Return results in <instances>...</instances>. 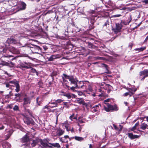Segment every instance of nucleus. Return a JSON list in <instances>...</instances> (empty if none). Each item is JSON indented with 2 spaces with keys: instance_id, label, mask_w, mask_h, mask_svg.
I'll return each mask as SVG.
<instances>
[{
  "instance_id": "c9c22d12",
  "label": "nucleus",
  "mask_w": 148,
  "mask_h": 148,
  "mask_svg": "<svg viewBox=\"0 0 148 148\" xmlns=\"http://www.w3.org/2000/svg\"><path fill=\"white\" fill-rule=\"evenodd\" d=\"M1 53H7V49L5 48H4L1 49L0 51Z\"/></svg>"
},
{
  "instance_id": "423d86ee",
  "label": "nucleus",
  "mask_w": 148,
  "mask_h": 148,
  "mask_svg": "<svg viewBox=\"0 0 148 148\" xmlns=\"http://www.w3.org/2000/svg\"><path fill=\"white\" fill-rule=\"evenodd\" d=\"M41 139L38 138H36L34 140H30L29 145L31 147H33L36 145L37 144L40 142Z\"/></svg>"
},
{
  "instance_id": "c756f323",
  "label": "nucleus",
  "mask_w": 148,
  "mask_h": 148,
  "mask_svg": "<svg viewBox=\"0 0 148 148\" xmlns=\"http://www.w3.org/2000/svg\"><path fill=\"white\" fill-rule=\"evenodd\" d=\"M10 43H14V44H16L18 42L16 40L13 38L10 39Z\"/></svg>"
},
{
  "instance_id": "0eeeda50",
  "label": "nucleus",
  "mask_w": 148,
  "mask_h": 148,
  "mask_svg": "<svg viewBox=\"0 0 148 148\" xmlns=\"http://www.w3.org/2000/svg\"><path fill=\"white\" fill-rule=\"evenodd\" d=\"M88 82V81H79V82L78 85L77 84L76 87H77L78 89L83 88V89H86V86L85 85V82Z\"/></svg>"
},
{
  "instance_id": "37998d69",
  "label": "nucleus",
  "mask_w": 148,
  "mask_h": 148,
  "mask_svg": "<svg viewBox=\"0 0 148 148\" xmlns=\"http://www.w3.org/2000/svg\"><path fill=\"white\" fill-rule=\"evenodd\" d=\"M132 18L131 16H130L128 18L127 20V23L128 24L131 21Z\"/></svg>"
},
{
  "instance_id": "5701e85b",
  "label": "nucleus",
  "mask_w": 148,
  "mask_h": 148,
  "mask_svg": "<svg viewBox=\"0 0 148 148\" xmlns=\"http://www.w3.org/2000/svg\"><path fill=\"white\" fill-rule=\"evenodd\" d=\"M88 47L91 49H96V47L91 42H88Z\"/></svg>"
},
{
  "instance_id": "e433bc0d",
  "label": "nucleus",
  "mask_w": 148,
  "mask_h": 148,
  "mask_svg": "<svg viewBox=\"0 0 148 148\" xmlns=\"http://www.w3.org/2000/svg\"><path fill=\"white\" fill-rule=\"evenodd\" d=\"M139 125V123L138 122L136 123L131 128V130L133 131L136 128V127Z\"/></svg>"
},
{
  "instance_id": "7ed1b4c3",
  "label": "nucleus",
  "mask_w": 148,
  "mask_h": 148,
  "mask_svg": "<svg viewBox=\"0 0 148 148\" xmlns=\"http://www.w3.org/2000/svg\"><path fill=\"white\" fill-rule=\"evenodd\" d=\"M61 77L64 82H67L66 79H68L70 82L71 84H74L76 86L77 84V82H78L77 79L76 78H74L73 76L72 75H68L64 73L61 76Z\"/></svg>"
},
{
  "instance_id": "680f3d73",
  "label": "nucleus",
  "mask_w": 148,
  "mask_h": 148,
  "mask_svg": "<svg viewBox=\"0 0 148 148\" xmlns=\"http://www.w3.org/2000/svg\"><path fill=\"white\" fill-rule=\"evenodd\" d=\"M78 94L79 95H81L83 94V93L81 91H78Z\"/></svg>"
},
{
  "instance_id": "aec40b11",
  "label": "nucleus",
  "mask_w": 148,
  "mask_h": 148,
  "mask_svg": "<svg viewBox=\"0 0 148 148\" xmlns=\"http://www.w3.org/2000/svg\"><path fill=\"white\" fill-rule=\"evenodd\" d=\"M14 85L16 88L15 89L16 92H18L20 91V86L18 83L17 82L14 83Z\"/></svg>"
},
{
  "instance_id": "79ce46f5",
  "label": "nucleus",
  "mask_w": 148,
  "mask_h": 148,
  "mask_svg": "<svg viewBox=\"0 0 148 148\" xmlns=\"http://www.w3.org/2000/svg\"><path fill=\"white\" fill-rule=\"evenodd\" d=\"M13 57L12 56L8 54L3 55V57H4L10 58V57Z\"/></svg>"
},
{
  "instance_id": "39448f33",
  "label": "nucleus",
  "mask_w": 148,
  "mask_h": 148,
  "mask_svg": "<svg viewBox=\"0 0 148 148\" xmlns=\"http://www.w3.org/2000/svg\"><path fill=\"white\" fill-rule=\"evenodd\" d=\"M19 65L20 67L22 69H27L31 68V64L30 63L23 62H21Z\"/></svg>"
},
{
  "instance_id": "69168bd1",
  "label": "nucleus",
  "mask_w": 148,
  "mask_h": 148,
  "mask_svg": "<svg viewBox=\"0 0 148 148\" xmlns=\"http://www.w3.org/2000/svg\"><path fill=\"white\" fill-rule=\"evenodd\" d=\"M69 137L68 135H65L64 136V138L65 139L68 138Z\"/></svg>"
},
{
  "instance_id": "c85d7f7f",
  "label": "nucleus",
  "mask_w": 148,
  "mask_h": 148,
  "mask_svg": "<svg viewBox=\"0 0 148 148\" xmlns=\"http://www.w3.org/2000/svg\"><path fill=\"white\" fill-rule=\"evenodd\" d=\"M63 96L66 97L69 99H70L72 97L71 94L70 93H65L63 95Z\"/></svg>"
},
{
  "instance_id": "393cba45",
  "label": "nucleus",
  "mask_w": 148,
  "mask_h": 148,
  "mask_svg": "<svg viewBox=\"0 0 148 148\" xmlns=\"http://www.w3.org/2000/svg\"><path fill=\"white\" fill-rule=\"evenodd\" d=\"M71 138H75V140L79 141H82L84 140V138L81 137L75 136Z\"/></svg>"
},
{
  "instance_id": "f257e3e1",
  "label": "nucleus",
  "mask_w": 148,
  "mask_h": 148,
  "mask_svg": "<svg viewBox=\"0 0 148 148\" xmlns=\"http://www.w3.org/2000/svg\"><path fill=\"white\" fill-rule=\"evenodd\" d=\"M112 86L109 84H106L104 83H102L100 85V88L98 89L99 92H101V94L98 95L99 97H103L104 96V93L106 90H107V92L109 93L112 90Z\"/></svg>"
},
{
  "instance_id": "2eb2a0df",
  "label": "nucleus",
  "mask_w": 148,
  "mask_h": 148,
  "mask_svg": "<svg viewBox=\"0 0 148 148\" xmlns=\"http://www.w3.org/2000/svg\"><path fill=\"white\" fill-rule=\"evenodd\" d=\"M116 27L114 29V32L116 33H117L120 31L122 28V25L119 23L116 24Z\"/></svg>"
},
{
  "instance_id": "a19ab883",
  "label": "nucleus",
  "mask_w": 148,
  "mask_h": 148,
  "mask_svg": "<svg viewBox=\"0 0 148 148\" xmlns=\"http://www.w3.org/2000/svg\"><path fill=\"white\" fill-rule=\"evenodd\" d=\"M99 106H100V107H101V105L100 104H99L97 105H95L92 106H91V108H95L99 109Z\"/></svg>"
},
{
  "instance_id": "49530a36",
  "label": "nucleus",
  "mask_w": 148,
  "mask_h": 148,
  "mask_svg": "<svg viewBox=\"0 0 148 148\" xmlns=\"http://www.w3.org/2000/svg\"><path fill=\"white\" fill-rule=\"evenodd\" d=\"M9 64L8 66H10V67H12L13 66L15 65V63H13L12 62H10V63H9Z\"/></svg>"
},
{
  "instance_id": "ddd939ff",
  "label": "nucleus",
  "mask_w": 148,
  "mask_h": 148,
  "mask_svg": "<svg viewBox=\"0 0 148 148\" xmlns=\"http://www.w3.org/2000/svg\"><path fill=\"white\" fill-rule=\"evenodd\" d=\"M49 105L48 106H46L44 108H48V107H50L51 108L55 107H57L58 106V104H57V103L55 101L54 102H49Z\"/></svg>"
},
{
  "instance_id": "5fc2aeb1",
  "label": "nucleus",
  "mask_w": 148,
  "mask_h": 148,
  "mask_svg": "<svg viewBox=\"0 0 148 148\" xmlns=\"http://www.w3.org/2000/svg\"><path fill=\"white\" fill-rule=\"evenodd\" d=\"M85 85H86V89L87 88V86H88V88H89V86H90V85L89 84V82L88 83L87 82H85Z\"/></svg>"
},
{
  "instance_id": "774afa93",
  "label": "nucleus",
  "mask_w": 148,
  "mask_h": 148,
  "mask_svg": "<svg viewBox=\"0 0 148 148\" xmlns=\"http://www.w3.org/2000/svg\"><path fill=\"white\" fill-rule=\"evenodd\" d=\"M108 23H109L108 21V20L106 22V23H105L104 26H106L107 24L109 25Z\"/></svg>"
},
{
  "instance_id": "a18cd8bd",
  "label": "nucleus",
  "mask_w": 148,
  "mask_h": 148,
  "mask_svg": "<svg viewBox=\"0 0 148 148\" xmlns=\"http://www.w3.org/2000/svg\"><path fill=\"white\" fill-rule=\"evenodd\" d=\"M92 111L93 112H97L99 109L96 108H91Z\"/></svg>"
},
{
  "instance_id": "7c9ffc66",
  "label": "nucleus",
  "mask_w": 148,
  "mask_h": 148,
  "mask_svg": "<svg viewBox=\"0 0 148 148\" xmlns=\"http://www.w3.org/2000/svg\"><path fill=\"white\" fill-rule=\"evenodd\" d=\"M23 141L24 142H26L28 140V136L26 135L25 136L22 138Z\"/></svg>"
},
{
  "instance_id": "4c0bfd02",
  "label": "nucleus",
  "mask_w": 148,
  "mask_h": 148,
  "mask_svg": "<svg viewBox=\"0 0 148 148\" xmlns=\"http://www.w3.org/2000/svg\"><path fill=\"white\" fill-rule=\"evenodd\" d=\"M13 110L14 111H18L19 110V108L18 106L16 105L14 106V107L13 108Z\"/></svg>"
},
{
  "instance_id": "9b49d317",
  "label": "nucleus",
  "mask_w": 148,
  "mask_h": 148,
  "mask_svg": "<svg viewBox=\"0 0 148 148\" xmlns=\"http://www.w3.org/2000/svg\"><path fill=\"white\" fill-rule=\"evenodd\" d=\"M40 142L41 145L40 146L41 148H49L48 143H47L46 141L41 139Z\"/></svg>"
},
{
  "instance_id": "f8f14e48",
  "label": "nucleus",
  "mask_w": 148,
  "mask_h": 148,
  "mask_svg": "<svg viewBox=\"0 0 148 148\" xmlns=\"http://www.w3.org/2000/svg\"><path fill=\"white\" fill-rule=\"evenodd\" d=\"M95 18H96V17H94L93 16H92L90 19V24H89L90 26H89V28L90 29H92L94 28V27L93 25L94 23L95 22Z\"/></svg>"
},
{
  "instance_id": "6e6d98bb",
  "label": "nucleus",
  "mask_w": 148,
  "mask_h": 148,
  "mask_svg": "<svg viewBox=\"0 0 148 148\" xmlns=\"http://www.w3.org/2000/svg\"><path fill=\"white\" fill-rule=\"evenodd\" d=\"M143 3H144L145 4H148V0H145L142 1Z\"/></svg>"
},
{
  "instance_id": "de8ad7c7",
  "label": "nucleus",
  "mask_w": 148,
  "mask_h": 148,
  "mask_svg": "<svg viewBox=\"0 0 148 148\" xmlns=\"http://www.w3.org/2000/svg\"><path fill=\"white\" fill-rule=\"evenodd\" d=\"M121 16V14H116L113 15H112L111 16L112 17H119Z\"/></svg>"
},
{
  "instance_id": "dca6fc26",
  "label": "nucleus",
  "mask_w": 148,
  "mask_h": 148,
  "mask_svg": "<svg viewBox=\"0 0 148 148\" xmlns=\"http://www.w3.org/2000/svg\"><path fill=\"white\" fill-rule=\"evenodd\" d=\"M24 103L23 105H26L29 104L30 103V100L29 97H25L23 99Z\"/></svg>"
},
{
  "instance_id": "9d476101",
  "label": "nucleus",
  "mask_w": 148,
  "mask_h": 148,
  "mask_svg": "<svg viewBox=\"0 0 148 148\" xmlns=\"http://www.w3.org/2000/svg\"><path fill=\"white\" fill-rule=\"evenodd\" d=\"M5 131V132H6L5 133V139L7 140L10 137L13 133V131L11 129L10 130L6 129Z\"/></svg>"
},
{
  "instance_id": "6ab92c4d",
  "label": "nucleus",
  "mask_w": 148,
  "mask_h": 148,
  "mask_svg": "<svg viewBox=\"0 0 148 148\" xmlns=\"http://www.w3.org/2000/svg\"><path fill=\"white\" fill-rule=\"evenodd\" d=\"M26 4L24 2H22L19 6V10H25L26 8Z\"/></svg>"
},
{
  "instance_id": "ea45409f",
  "label": "nucleus",
  "mask_w": 148,
  "mask_h": 148,
  "mask_svg": "<svg viewBox=\"0 0 148 148\" xmlns=\"http://www.w3.org/2000/svg\"><path fill=\"white\" fill-rule=\"evenodd\" d=\"M69 119L72 121H73V119H76L77 118L76 117H75L74 115L73 114L72 115L70 116Z\"/></svg>"
},
{
  "instance_id": "e2e57ef3",
  "label": "nucleus",
  "mask_w": 148,
  "mask_h": 148,
  "mask_svg": "<svg viewBox=\"0 0 148 148\" xmlns=\"http://www.w3.org/2000/svg\"><path fill=\"white\" fill-rule=\"evenodd\" d=\"M129 94V93L128 92H126L124 94V96H126L127 95H128V94Z\"/></svg>"
},
{
  "instance_id": "a211bd4d",
  "label": "nucleus",
  "mask_w": 148,
  "mask_h": 148,
  "mask_svg": "<svg viewBox=\"0 0 148 148\" xmlns=\"http://www.w3.org/2000/svg\"><path fill=\"white\" fill-rule=\"evenodd\" d=\"M128 137L131 139H133L138 137V136L136 135H133L132 133H128Z\"/></svg>"
},
{
  "instance_id": "6e6552de",
  "label": "nucleus",
  "mask_w": 148,
  "mask_h": 148,
  "mask_svg": "<svg viewBox=\"0 0 148 148\" xmlns=\"http://www.w3.org/2000/svg\"><path fill=\"white\" fill-rule=\"evenodd\" d=\"M8 50L10 52L13 54H18L20 53L19 51L17 49L12 46L9 47Z\"/></svg>"
},
{
  "instance_id": "20e7f679",
  "label": "nucleus",
  "mask_w": 148,
  "mask_h": 148,
  "mask_svg": "<svg viewBox=\"0 0 148 148\" xmlns=\"http://www.w3.org/2000/svg\"><path fill=\"white\" fill-rule=\"evenodd\" d=\"M104 109L106 112H109L110 110H118L117 107L116 105L112 106L109 103H106V106H104Z\"/></svg>"
},
{
  "instance_id": "412c9836",
  "label": "nucleus",
  "mask_w": 148,
  "mask_h": 148,
  "mask_svg": "<svg viewBox=\"0 0 148 148\" xmlns=\"http://www.w3.org/2000/svg\"><path fill=\"white\" fill-rule=\"evenodd\" d=\"M140 76L142 75L148 76V70H146L142 71L140 72Z\"/></svg>"
},
{
  "instance_id": "72a5a7b5",
  "label": "nucleus",
  "mask_w": 148,
  "mask_h": 148,
  "mask_svg": "<svg viewBox=\"0 0 148 148\" xmlns=\"http://www.w3.org/2000/svg\"><path fill=\"white\" fill-rule=\"evenodd\" d=\"M31 69L30 70V71L31 72L33 73H36V75H38V72L36 71V70L35 69H34L33 68H32L31 67Z\"/></svg>"
},
{
  "instance_id": "052dcab7",
  "label": "nucleus",
  "mask_w": 148,
  "mask_h": 148,
  "mask_svg": "<svg viewBox=\"0 0 148 148\" xmlns=\"http://www.w3.org/2000/svg\"><path fill=\"white\" fill-rule=\"evenodd\" d=\"M110 100V99H107L106 100H105L104 101V103L106 104V103H106V102H108Z\"/></svg>"
},
{
  "instance_id": "f03ea898",
  "label": "nucleus",
  "mask_w": 148,
  "mask_h": 148,
  "mask_svg": "<svg viewBox=\"0 0 148 148\" xmlns=\"http://www.w3.org/2000/svg\"><path fill=\"white\" fill-rule=\"evenodd\" d=\"M20 47H24L25 49L29 48L34 53L39 54V52L41 51V48L40 47L30 43H27L24 45H21Z\"/></svg>"
},
{
  "instance_id": "4be33fe9",
  "label": "nucleus",
  "mask_w": 148,
  "mask_h": 148,
  "mask_svg": "<svg viewBox=\"0 0 148 148\" xmlns=\"http://www.w3.org/2000/svg\"><path fill=\"white\" fill-rule=\"evenodd\" d=\"M15 98L16 99V101H18L20 100L21 97V93H16L15 94Z\"/></svg>"
},
{
  "instance_id": "13d9d810",
  "label": "nucleus",
  "mask_w": 148,
  "mask_h": 148,
  "mask_svg": "<svg viewBox=\"0 0 148 148\" xmlns=\"http://www.w3.org/2000/svg\"><path fill=\"white\" fill-rule=\"evenodd\" d=\"M102 66L105 67L106 68H107V65L106 64H102Z\"/></svg>"
},
{
  "instance_id": "f704fd0d",
  "label": "nucleus",
  "mask_w": 148,
  "mask_h": 148,
  "mask_svg": "<svg viewBox=\"0 0 148 148\" xmlns=\"http://www.w3.org/2000/svg\"><path fill=\"white\" fill-rule=\"evenodd\" d=\"M146 48L145 47H142L140 48H138L136 49V51H142L145 50Z\"/></svg>"
},
{
  "instance_id": "473e14b6",
  "label": "nucleus",
  "mask_w": 148,
  "mask_h": 148,
  "mask_svg": "<svg viewBox=\"0 0 148 148\" xmlns=\"http://www.w3.org/2000/svg\"><path fill=\"white\" fill-rule=\"evenodd\" d=\"M132 89L131 90L132 91V92H128L129 93L128 95H129L130 96H131L137 90L136 89H134L133 88H132Z\"/></svg>"
},
{
  "instance_id": "b1692460",
  "label": "nucleus",
  "mask_w": 148,
  "mask_h": 148,
  "mask_svg": "<svg viewBox=\"0 0 148 148\" xmlns=\"http://www.w3.org/2000/svg\"><path fill=\"white\" fill-rule=\"evenodd\" d=\"M148 127V125L145 123H141L140 125V128L143 130H145V129Z\"/></svg>"
},
{
  "instance_id": "1a4fd4ad",
  "label": "nucleus",
  "mask_w": 148,
  "mask_h": 148,
  "mask_svg": "<svg viewBox=\"0 0 148 148\" xmlns=\"http://www.w3.org/2000/svg\"><path fill=\"white\" fill-rule=\"evenodd\" d=\"M24 122L28 125H34L35 124L34 121L31 119L26 118L24 119Z\"/></svg>"
},
{
  "instance_id": "bf43d9fd",
  "label": "nucleus",
  "mask_w": 148,
  "mask_h": 148,
  "mask_svg": "<svg viewBox=\"0 0 148 148\" xmlns=\"http://www.w3.org/2000/svg\"><path fill=\"white\" fill-rule=\"evenodd\" d=\"M71 95H72V97H72V98L73 97V98H75L77 97V96L75 95L74 94H71Z\"/></svg>"
},
{
  "instance_id": "0e129e2a",
  "label": "nucleus",
  "mask_w": 148,
  "mask_h": 148,
  "mask_svg": "<svg viewBox=\"0 0 148 148\" xmlns=\"http://www.w3.org/2000/svg\"><path fill=\"white\" fill-rule=\"evenodd\" d=\"M70 131H71V133H73V132H74L73 128V127H71Z\"/></svg>"
},
{
  "instance_id": "4d7b16f0",
  "label": "nucleus",
  "mask_w": 148,
  "mask_h": 148,
  "mask_svg": "<svg viewBox=\"0 0 148 148\" xmlns=\"http://www.w3.org/2000/svg\"><path fill=\"white\" fill-rule=\"evenodd\" d=\"M43 49L45 50H46L48 48L46 46H43Z\"/></svg>"
},
{
  "instance_id": "2f4dec72",
  "label": "nucleus",
  "mask_w": 148,
  "mask_h": 148,
  "mask_svg": "<svg viewBox=\"0 0 148 148\" xmlns=\"http://www.w3.org/2000/svg\"><path fill=\"white\" fill-rule=\"evenodd\" d=\"M64 126L65 127V128L66 129V130L67 131L69 132L70 131L71 127L70 126H69L68 125L66 124L64 125Z\"/></svg>"
},
{
  "instance_id": "58836bf2",
  "label": "nucleus",
  "mask_w": 148,
  "mask_h": 148,
  "mask_svg": "<svg viewBox=\"0 0 148 148\" xmlns=\"http://www.w3.org/2000/svg\"><path fill=\"white\" fill-rule=\"evenodd\" d=\"M9 63H8L6 62L5 61H3L1 63H0V64L2 65L3 66L4 65H6V66H8L9 65Z\"/></svg>"
},
{
  "instance_id": "09e8293b",
  "label": "nucleus",
  "mask_w": 148,
  "mask_h": 148,
  "mask_svg": "<svg viewBox=\"0 0 148 148\" xmlns=\"http://www.w3.org/2000/svg\"><path fill=\"white\" fill-rule=\"evenodd\" d=\"M39 99V97H37L36 98V103L37 104V105H39V106L40 105V103H39V102H40V101H39V102H38Z\"/></svg>"
},
{
  "instance_id": "8fccbe9b",
  "label": "nucleus",
  "mask_w": 148,
  "mask_h": 148,
  "mask_svg": "<svg viewBox=\"0 0 148 148\" xmlns=\"http://www.w3.org/2000/svg\"><path fill=\"white\" fill-rule=\"evenodd\" d=\"M75 89H78L77 87H76V86H73L70 88V89L71 90H73V91H74L75 90Z\"/></svg>"
},
{
  "instance_id": "603ef678",
  "label": "nucleus",
  "mask_w": 148,
  "mask_h": 148,
  "mask_svg": "<svg viewBox=\"0 0 148 148\" xmlns=\"http://www.w3.org/2000/svg\"><path fill=\"white\" fill-rule=\"evenodd\" d=\"M113 126L114 127L115 129L116 130H119L118 128V127H117L116 125H115L114 124H113Z\"/></svg>"
},
{
  "instance_id": "3c124183",
  "label": "nucleus",
  "mask_w": 148,
  "mask_h": 148,
  "mask_svg": "<svg viewBox=\"0 0 148 148\" xmlns=\"http://www.w3.org/2000/svg\"><path fill=\"white\" fill-rule=\"evenodd\" d=\"M59 139L60 141H61L62 143H64V139H63L62 138H60Z\"/></svg>"
},
{
  "instance_id": "a878e982",
  "label": "nucleus",
  "mask_w": 148,
  "mask_h": 148,
  "mask_svg": "<svg viewBox=\"0 0 148 148\" xmlns=\"http://www.w3.org/2000/svg\"><path fill=\"white\" fill-rule=\"evenodd\" d=\"M48 143L49 145H51L54 147L58 148L60 147V146L58 143H51L48 142Z\"/></svg>"
},
{
  "instance_id": "338daca9",
  "label": "nucleus",
  "mask_w": 148,
  "mask_h": 148,
  "mask_svg": "<svg viewBox=\"0 0 148 148\" xmlns=\"http://www.w3.org/2000/svg\"><path fill=\"white\" fill-rule=\"evenodd\" d=\"M9 95L10 96H12L13 95V94L12 93L11 91H10L9 92Z\"/></svg>"
},
{
  "instance_id": "bb28decb",
  "label": "nucleus",
  "mask_w": 148,
  "mask_h": 148,
  "mask_svg": "<svg viewBox=\"0 0 148 148\" xmlns=\"http://www.w3.org/2000/svg\"><path fill=\"white\" fill-rule=\"evenodd\" d=\"M58 58V57L54 55H52L48 58V60L49 61H52Z\"/></svg>"
},
{
  "instance_id": "c03bdc74",
  "label": "nucleus",
  "mask_w": 148,
  "mask_h": 148,
  "mask_svg": "<svg viewBox=\"0 0 148 148\" xmlns=\"http://www.w3.org/2000/svg\"><path fill=\"white\" fill-rule=\"evenodd\" d=\"M55 101L56 103H57V104H58V103H60L62 102L63 101V100L61 99H58L57 100H55Z\"/></svg>"
},
{
  "instance_id": "f3484780",
  "label": "nucleus",
  "mask_w": 148,
  "mask_h": 148,
  "mask_svg": "<svg viewBox=\"0 0 148 148\" xmlns=\"http://www.w3.org/2000/svg\"><path fill=\"white\" fill-rule=\"evenodd\" d=\"M2 145L3 148H10L11 147V145L7 142L5 141L3 143Z\"/></svg>"
},
{
  "instance_id": "4468645a",
  "label": "nucleus",
  "mask_w": 148,
  "mask_h": 148,
  "mask_svg": "<svg viewBox=\"0 0 148 148\" xmlns=\"http://www.w3.org/2000/svg\"><path fill=\"white\" fill-rule=\"evenodd\" d=\"M64 131L63 130L59 128H57V134L55 136H60L62 135L64 133Z\"/></svg>"
},
{
  "instance_id": "864d4df0",
  "label": "nucleus",
  "mask_w": 148,
  "mask_h": 148,
  "mask_svg": "<svg viewBox=\"0 0 148 148\" xmlns=\"http://www.w3.org/2000/svg\"><path fill=\"white\" fill-rule=\"evenodd\" d=\"M53 12V11H52V10H49V11H48L47 12L46 14H50V13H52Z\"/></svg>"
},
{
  "instance_id": "cd10ccee",
  "label": "nucleus",
  "mask_w": 148,
  "mask_h": 148,
  "mask_svg": "<svg viewBox=\"0 0 148 148\" xmlns=\"http://www.w3.org/2000/svg\"><path fill=\"white\" fill-rule=\"evenodd\" d=\"M77 101V102L79 104L84 105V101L82 99H78Z\"/></svg>"
}]
</instances>
